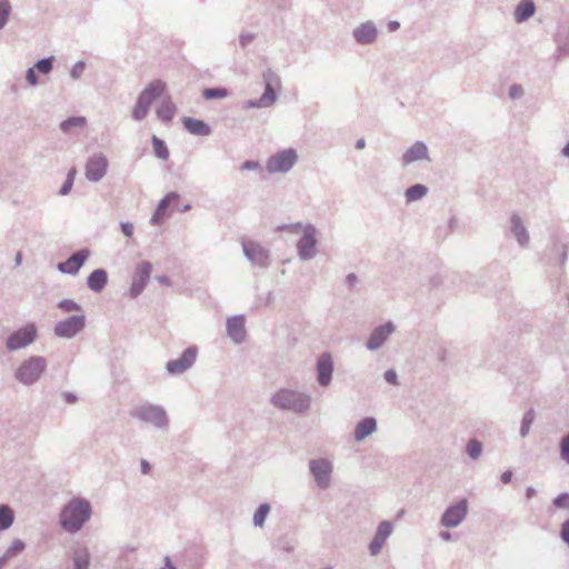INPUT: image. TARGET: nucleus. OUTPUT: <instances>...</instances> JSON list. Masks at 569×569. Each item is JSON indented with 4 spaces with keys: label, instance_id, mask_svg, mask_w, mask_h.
<instances>
[{
    "label": "nucleus",
    "instance_id": "nucleus-23",
    "mask_svg": "<svg viewBox=\"0 0 569 569\" xmlns=\"http://www.w3.org/2000/svg\"><path fill=\"white\" fill-rule=\"evenodd\" d=\"M510 230L516 237L517 242L520 244V247L527 248L529 243V232L518 213H513L510 217Z\"/></svg>",
    "mask_w": 569,
    "mask_h": 569
},
{
    "label": "nucleus",
    "instance_id": "nucleus-2",
    "mask_svg": "<svg viewBox=\"0 0 569 569\" xmlns=\"http://www.w3.org/2000/svg\"><path fill=\"white\" fill-rule=\"evenodd\" d=\"M129 415L157 430L167 431L169 428V417L162 406L150 402L139 403L130 410Z\"/></svg>",
    "mask_w": 569,
    "mask_h": 569
},
{
    "label": "nucleus",
    "instance_id": "nucleus-3",
    "mask_svg": "<svg viewBox=\"0 0 569 569\" xmlns=\"http://www.w3.org/2000/svg\"><path fill=\"white\" fill-rule=\"evenodd\" d=\"M48 367L47 359L41 356H31L24 359L16 369V380L26 387L36 385Z\"/></svg>",
    "mask_w": 569,
    "mask_h": 569
},
{
    "label": "nucleus",
    "instance_id": "nucleus-55",
    "mask_svg": "<svg viewBox=\"0 0 569 569\" xmlns=\"http://www.w3.org/2000/svg\"><path fill=\"white\" fill-rule=\"evenodd\" d=\"M562 54H569V39L566 40L562 44L558 46V53H556V59H561Z\"/></svg>",
    "mask_w": 569,
    "mask_h": 569
},
{
    "label": "nucleus",
    "instance_id": "nucleus-16",
    "mask_svg": "<svg viewBox=\"0 0 569 569\" xmlns=\"http://www.w3.org/2000/svg\"><path fill=\"white\" fill-rule=\"evenodd\" d=\"M152 271V264L149 261L140 262L134 271L133 281L129 289L131 298H137L143 291L147 282L149 281Z\"/></svg>",
    "mask_w": 569,
    "mask_h": 569
},
{
    "label": "nucleus",
    "instance_id": "nucleus-60",
    "mask_svg": "<svg viewBox=\"0 0 569 569\" xmlns=\"http://www.w3.org/2000/svg\"><path fill=\"white\" fill-rule=\"evenodd\" d=\"M400 28V22L398 20H390L388 22V31L393 32Z\"/></svg>",
    "mask_w": 569,
    "mask_h": 569
},
{
    "label": "nucleus",
    "instance_id": "nucleus-7",
    "mask_svg": "<svg viewBox=\"0 0 569 569\" xmlns=\"http://www.w3.org/2000/svg\"><path fill=\"white\" fill-rule=\"evenodd\" d=\"M264 92L254 101L251 100V108H270L278 99V90L281 87L280 77L267 69L262 76Z\"/></svg>",
    "mask_w": 569,
    "mask_h": 569
},
{
    "label": "nucleus",
    "instance_id": "nucleus-53",
    "mask_svg": "<svg viewBox=\"0 0 569 569\" xmlns=\"http://www.w3.org/2000/svg\"><path fill=\"white\" fill-rule=\"evenodd\" d=\"M26 80L32 87H36L39 83L34 67H31L27 70Z\"/></svg>",
    "mask_w": 569,
    "mask_h": 569
},
{
    "label": "nucleus",
    "instance_id": "nucleus-6",
    "mask_svg": "<svg viewBox=\"0 0 569 569\" xmlns=\"http://www.w3.org/2000/svg\"><path fill=\"white\" fill-rule=\"evenodd\" d=\"M298 160L299 154L296 149H282L269 156L266 170L269 174H286L292 170Z\"/></svg>",
    "mask_w": 569,
    "mask_h": 569
},
{
    "label": "nucleus",
    "instance_id": "nucleus-17",
    "mask_svg": "<svg viewBox=\"0 0 569 569\" xmlns=\"http://www.w3.org/2000/svg\"><path fill=\"white\" fill-rule=\"evenodd\" d=\"M90 257V250L87 248L80 249L72 253L66 261L59 262L57 269L61 273L77 274L84 262Z\"/></svg>",
    "mask_w": 569,
    "mask_h": 569
},
{
    "label": "nucleus",
    "instance_id": "nucleus-5",
    "mask_svg": "<svg viewBox=\"0 0 569 569\" xmlns=\"http://www.w3.org/2000/svg\"><path fill=\"white\" fill-rule=\"evenodd\" d=\"M166 90V83L161 80L151 81L138 96L132 110V118L136 121L143 120L150 110L151 104L162 96Z\"/></svg>",
    "mask_w": 569,
    "mask_h": 569
},
{
    "label": "nucleus",
    "instance_id": "nucleus-50",
    "mask_svg": "<svg viewBox=\"0 0 569 569\" xmlns=\"http://www.w3.org/2000/svg\"><path fill=\"white\" fill-rule=\"evenodd\" d=\"M522 94H523V89H522L521 84L513 83L510 86L509 97L511 100H519V99H521Z\"/></svg>",
    "mask_w": 569,
    "mask_h": 569
},
{
    "label": "nucleus",
    "instance_id": "nucleus-28",
    "mask_svg": "<svg viewBox=\"0 0 569 569\" xmlns=\"http://www.w3.org/2000/svg\"><path fill=\"white\" fill-rule=\"evenodd\" d=\"M108 282V273L104 269H96L93 270L88 279V287L94 292H101Z\"/></svg>",
    "mask_w": 569,
    "mask_h": 569
},
{
    "label": "nucleus",
    "instance_id": "nucleus-33",
    "mask_svg": "<svg viewBox=\"0 0 569 569\" xmlns=\"http://www.w3.org/2000/svg\"><path fill=\"white\" fill-rule=\"evenodd\" d=\"M428 193V188L425 184H413L406 190V199L408 202H413L422 199Z\"/></svg>",
    "mask_w": 569,
    "mask_h": 569
},
{
    "label": "nucleus",
    "instance_id": "nucleus-58",
    "mask_svg": "<svg viewBox=\"0 0 569 569\" xmlns=\"http://www.w3.org/2000/svg\"><path fill=\"white\" fill-rule=\"evenodd\" d=\"M62 398L64 399L66 402H68L70 405L76 403L78 400V397L72 392H63Z\"/></svg>",
    "mask_w": 569,
    "mask_h": 569
},
{
    "label": "nucleus",
    "instance_id": "nucleus-39",
    "mask_svg": "<svg viewBox=\"0 0 569 569\" xmlns=\"http://www.w3.org/2000/svg\"><path fill=\"white\" fill-rule=\"evenodd\" d=\"M86 124V118L83 117H70L60 123V129L64 133H68L73 127H83Z\"/></svg>",
    "mask_w": 569,
    "mask_h": 569
},
{
    "label": "nucleus",
    "instance_id": "nucleus-49",
    "mask_svg": "<svg viewBox=\"0 0 569 569\" xmlns=\"http://www.w3.org/2000/svg\"><path fill=\"white\" fill-rule=\"evenodd\" d=\"M277 547L286 553H290L295 550V545L286 537H281L280 540L277 541Z\"/></svg>",
    "mask_w": 569,
    "mask_h": 569
},
{
    "label": "nucleus",
    "instance_id": "nucleus-64",
    "mask_svg": "<svg viewBox=\"0 0 569 569\" xmlns=\"http://www.w3.org/2000/svg\"><path fill=\"white\" fill-rule=\"evenodd\" d=\"M561 154L566 158H569V141L561 149Z\"/></svg>",
    "mask_w": 569,
    "mask_h": 569
},
{
    "label": "nucleus",
    "instance_id": "nucleus-27",
    "mask_svg": "<svg viewBox=\"0 0 569 569\" xmlns=\"http://www.w3.org/2000/svg\"><path fill=\"white\" fill-rule=\"evenodd\" d=\"M178 199L179 194L177 192H170L163 199H161L156 209V212L150 219V222L152 224H161L163 222L167 208L172 201H177Z\"/></svg>",
    "mask_w": 569,
    "mask_h": 569
},
{
    "label": "nucleus",
    "instance_id": "nucleus-8",
    "mask_svg": "<svg viewBox=\"0 0 569 569\" xmlns=\"http://www.w3.org/2000/svg\"><path fill=\"white\" fill-rule=\"evenodd\" d=\"M308 469L318 488L325 490L330 487L333 473L331 460L323 457L310 459L308 461Z\"/></svg>",
    "mask_w": 569,
    "mask_h": 569
},
{
    "label": "nucleus",
    "instance_id": "nucleus-22",
    "mask_svg": "<svg viewBox=\"0 0 569 569\" xmlns=\"http://www.w3.org/2000/svg\"><path fill=\"white\" fill-rule=\"evenodd\" d=\"M427 160L430 161L428 147L422 141H416L401 157L402 166H409L415 161Z\"/></svg>",
    "mask_w": 569,
    "mask_h": 569
},
{
    "label": "nucleus",
    "instance_id": "nucleus-62",
    "mask_svg": "<svg viewBox=\"0 0 569 569\" xmlns=\"http://www.w3.org/2000/svg\"><path fill=\"white\" fill-rule=\"evenodd\" d=\"M430 283L433 288L440 287L442 284L441 277L439 274L431 277Z\"/></svg>",
    "mask_w": 569,
    "mask_h": 569
},
{
    "label": "nucleus",
    "instance_id": "nucleus-9",
    "mask_svg": "<svg viewBox=\"0 0 569 569\" xmlns=\"http://www.w3.org/2000/svg\"><path fill=\"white\" fill-rule=\"evenodd\" d=\"M318 230L312 223H306L305 230L296 243L300 260L309 261L317 256Z\"/></svg>",
    "mask_w": 569,
    "mask_h": 569
},
{
    "label": "nucleus",
    "instance_id": "nucleus-21",
    "mask_svg": "<svg viewBox=\"0 0 569 569\" xmlns=\"http://www.w3.org/2000/svg\"><path fill=\"white\" fill-rule=\"evenodd\" d=\"M393 526L390 521H381L376 528V535L372 537V541L369 543V552L371 556H377L386 543V540L392 533Z\"/></svg>",
    "mask_w": 569,
    "mask_h": 569
},
{
    "label": "nucleus",
    "instance_id": "nucleus-31",
    "mask_svg": "<svg viewBox=\"0 0 569 569\" xmlns=\"http://www.w3.org/2000/svg\"><path fill=\"white\" fill-rule=\"evenodd\" d=\"M73 569H89L90 566V553L87 548H81L74 551L73 557Z\"/></svg>",
    "mask_w": 569,
    "mask_h": 569
},
{
    "label": "nucleus",
    "instance_id": "nucleus-30",
    "mask_svg": "<svg viewBox=\"0 0 569 569\" xmlns=\"http://www.w3.org/2000/svg\"><path fill=\"white\" fill-rule=\"evenodd\" d=\"M177 111L176 104L170 99H164L161 101L160 106L157 109V117L164 121L170 122Z\"/></svg>",
    "mask_w": 569,
    "mask_h": 569
},
{
    "label": "nucleus",
    "instance_id": "nucleus-4",
    "mask_svg": "<svg viewBox=\"0 0 569 569\" xmlns=\"http://www.w3.org/2000/svg\"><path fill=\"white\" fill-rule=\"evenodd\" d=\"M310 397L301 391H292V389H280L271 398L274 407L289 410L295 413H306L310 408Z\"/></svg>",
    "mask_w": 569,
    "mask_h": 569
},
{
    "label": "nucleus",
    "instance_id": "nucleus-1",
    "mask_svg": "<svg viewBox=\"0 0 569 569\" xmlns=\"http://www.w3.org/2000/svg\"><path fill=\"white\" fill-rule=\"evenodd\" d=\"M91 515V503L84 498L76 497L70 499L61 509L59 523L64 531L76 533L90 520Z\"/></svg>",
    "mask_w": 569,
    "mask_h": 569
},
{
    "label": "nucleus",
    "instance_id": "nucleus-11",
    "mask_svg": "<svg viewBox=\"0 0 569 569\" xmlns=\"http://www.w3.org/2000/svg\"><path fill=\"white\" fill-rule=\"evenodd\" d=\"M86 327L84 315H73L59 321L53 328V332L59 338L71 339L76 337Z\"/></svg>",
    "mask_w": 569,
    "mask_h": 569
},
{
    "label": "nucleus",
    "instance_id": "nucleus-36",
    "mask_svg": "<svg viewBox=\"0 0 569 569\" xmlns=\"http://www.w3.org/2000/svg\"><path fill=\"white\" fill-rule=\"evenodd\" d=\"M536 417V412L533 409L527 410L520 422V437L526 438L529 435L530 426L533 422Z\"/></svg>",
    "mask_w": 569,
    "mask_h": 569
},
{
    "label": "nucleus",
    "instance_id": "nucleus-44",
    "mask_svg": "<svg viewBox=\"0 0 569 569\" xmlns=\"http://www.w3.org/2000/svg\"><path fill=\"white\" fill-rule=\"evenodd\" d=\"M76 174H77L76 168H71L67 174V178H66L63 184L61 186V188L59 190V193L61 196H67L71 191Z\"/></svg>",
    "mask_w": 569,
    "mask_h": 569
},
{
    "label": "nucleus",
    "instance_id": "nucleus-56",
    "mask_svg": "<svg viewBox=\"0 0 569 569\" xmlns=\"http://www.w3.org/2000/svg\"><path fill=\"white\" fill-rule=\"evenodd\" d=\"M120 227L124 236L131 237L133 234V226L130 222H121Z\"/></svg>",
    "mask_w": 569,
    "mask_h": 569
},
{
    "label": "nucleus",
    "instance_id": "nucleus-51",
    "mask_svg": "<svg viewBox=\"0 0 569 569\" xmlns=\"http://www.w3.org/2000/svg\"><path fill=\"white\" fill-rule=\"evenodd\" d=\"M383 378L388 383H391L393 386L399 385L398 373L395 369H388L383 373Z\"/></svg>",
    "mask_w": 569,
    "mask_h": 569
},
{
    "label": "nucleus",
    "instance_id": "nucleus-34",
    "mask_svg": "<svg viewBox=\"0 0 569 569\" xmlns=\"http://www.w3.org/2000/svg\"><path fill=\"white\" fill-rule=\"evenodd\" d=\"M151 143H152L153 152L157 158L164 160V161L169 159V156H170L169 149L162 139L158 138L157 136H152Z\"/></svg>",
    "mask_w": 569,
    "mask_h": 569
},
{
    "label": "nucleus",
    "instance_id": "nucleus-47",
    "mask_svg": "<svg viewBox=\"0 0 569 569\" xmlns=\"http://www.w3.org/2000/svg\"><path fill=\"white\" fill-rule=\"evenodd\" d=\"M553 505L556 508L569 509V493L561 492L553 498Z\"/></svg>",
    "mask_w": 569,
    "mask_h": 569
},
{
    "label": "nucleus",
    "instance_id": "nucleus-32",
    "mask_svg": "<svg viewBox=\"0 0 569 569\" xmlns=\"http://www.w3.org/2000/svg\"><path fill=\"white\" fill-rule=\"evenodd\" d=\"M13 521V510L8 505H0V531L10 528Z\"/></svg>",
    "mask_w": 569,
    "mask_h": 569
},
{
    "label": "nucleus",
    "instance_id": "nucleus-12",
    "mask_svg": "<svg viewBox=\"0 0 569 569\" xmlns=\"http://www.w3.org/2000/svg\"><path fill=\"white\" fill-rule=\"evenodd\" d=\"M198 348L196 346L188 347L178 359L169 360L166 370L171 376H178L189 370L196 362Z\"/></svg>",
    "mask_w": 569,
    "mask_h": 569
},
{
    "label": "nucleus",
    "instance_id": "nucleus-19",
    "mask_svg": "<svg viewBox=\"0 0 569 569\" xmlns=\"http://www.w3.org/2000/svg\"><path fill=\"white\" fill-rule=\"evenodd\" d=\"M396 327L391 321H388L381 326H378L372 329L370 337L366 343L369 350H378L383 343L388 340V338L395 332Z\"/></svg>",
    "mask_w": 569,
    "mask_h": 569
},
{
    "label": "nucleus",
    "instance_id": "nucleus-40",
    "mask_svg": "<svg viewBox=\"0 0 569 569\" xmlns=\"http://www.w3.org/2000/svg\"><path fill=\"white\" fill-rule=\"evenodd\" d=\"M277 231H286L293 234H299L306 230V223L296 222V223H283L276 227Z\"/></svg>",
    "mask_w": 569,
    "mask_h": 569
},
{
    "label": "nucleus",
    "instance_id": "nucleus-52",
    "mask_svg": "<svg viewBox=\"0 0 569 569\" xmlns=\"http://www.w3.org/2000/svg\"><path fill=\"white\" fill-rule=\"evenodd\" d=\"M568 253H569V247H568V244H566V242H563L562 244H560V252H559V267L561 269L565 268L566 261L568 259Z\"/></svg>",
    "mask_w": 569,
    "mask_h": 569
},
{
    "label": "nucleus",
    "instance_id": "nucleus-41",
    "mask_svg": "<svg viewBox=\"0 0 569 569\" xmlns=\"http://www.w3.org/2000/svg\"><path fill=\"white\" fill-rule=\"evenodd\" d=\"M26 548V545L20 539H14L11 543V546L6 550V552L2 555L3 559L7 561L8 559L14 557L17 553L23 551Z\"/></svg>",
    "mask_w": 569,
    "mask_h": 569
},
{
    "label": "nucleus",
    "instance_id": "nucleus-24",
    "mask_svg": "<svg viewBox=\"0 0 569 569\" xmlns=\"http://www.w3.org/2000/svg\"><path fill=\"white\" fill-rule=\"evenodd\" d=\"M377 430V419L375 417H366L357 422L355 427L353 438L356 441H362Z\"/></svg>",
    "mask_w": 569,
    "mask_h": 569
},
{
    "label": "nucleus",
    "instance_id": "nucleus-59",
    "mask_svg": "<svg viewBox=\"0 0 569 569\" xmlns=\"http://www.w3.org/2000/svg\"><path fill=\"white\" fill-rule=\"evenodd\" d=\"M447 355H448L447 349H446V348H443V347H442V348H440V349L438 350V360H439L440 362H442V363H443V362H446V361H447Z\"/></svg>",
    "mask_w": 569,
    "mask_h": 569
},
{
    "label": "nucleus",
    "instance_id": "nucleus-26",
    "mask_svg": "<svg viewBox=\"0 0 569 569\" xmlns=\"http://www.w3.org/2000/svg\"><path fill=\"white\" fill-rule=\"evenodd\" d=\"M536 12V4L532 0H521L515 9V21L525 23Z\"/></svg>",
    "mask_w": 569,
    "mask_h": 569
},
{
    "label": "nucleus",
    "instance_id": "nucleus-14",
    "mask_svg": "<svg viewBox=\"0 0 569 569\" xmlns=\"http://www.w3.org/2000/svg\"><path fill=\"white\" fill-rule=\"evenodd\" d=\"M107 169V157L96 153L87 160L84 174L90 182H99L106 176Z\"/></svg>",
    "mask_w": 569,
    "mask_h": 569
},
{
    "label": "nucleus",
    "instance_id": "nucleus-20",
    "mask_svg": "<svg viewBox=\"0 0 569 569\" xmlns=\"http://www.w3.org/2000/svg\"><path fill=\"white\" fill-rule=\"evenodd\" d=\"M227 335L236 345H240L246 340V316L239 315L227 319Z\"/></svg>",
    "mask_w": 569,
    "mask_h": 569
},
{
    "label": "nucleus",
    "instance_id": "nucleus-43",
    "mask_svg": "<svg viewBox=\"0 0 569 569\" xmlns=\"http://www.w3.org/2000/svg\"><path fill=\"white\" fill-rule=\"evenodd\" d=\"M33 67L40 73L48 74L53 69V57L42 58Z\"/></svg>",
    "mask_w": 569,
    "mask_h": 569
},
{
    "label": "nucleus",
    "instance_id": "nucleus-57",
    "mask_svg": "<svg viewBox=\"0 0 569 569\" xmlns=\"http://www.w3.org/2000/svg\"><path fill=\"white\" fill-rule=\"evenodd\" d=\"M357 281H358V277L356 273L353 272H350L346 276V284L349 287V288H352L357 284Z\"/></svg>",
    "mask_w": 569,
    "mask_h": 569
},
{
    "label": "nucleus",
    "instance_id": "nucleus-63",
    "mask_svg": "<svg viewBox=\"0 0 569 569\" xmlns=\"http://www.w3.org/2000/svg\"><path fill=\"white\" fill-rule=\"evenodd\" d=\"M150 469H151L150 463H149L147 460L142 459V460H141V472H142L143 475H147V473H149V472H150Z\"/></svg>",
    "mask_w": 569,
    "mask_h": 569
},
{
    "label": "nucleus",
    "instance_id": "nucleus-54",
    "mask_svg": "<svg viewBox=\"0 0 569 569\" xmlns=\"http://www.w3.org/2000/svg\"><path fill=\"white\" fill-rule=\"evenodd\" d=\"M560 536L562 541L569 546V519L561 525Z\"/></svg>",
    "mask_w": 569,
    "mask_h": 569
},
{
    "label": "nucleus",
    "instance_id": "nucleus-29",
    "mask_svg": "<svg viewBox=\"0 0 569 569\" xmlns=\"http://www.w3.org/2000/svg\"><path fill=\"white\" fill-rule=\"evenodd\" d=\"M251 263L261 268L270 264V251L256 242H251Z\"/></svg>",
    "mask_w": 569,
    "mask_h": 569
},
{
    "label": "nucleus",
    "instance_id": "nucleus-10",
    "mask_svg": "<svg viewBox=\"0 0 569 569\" xmlns=\"http://www.w3.org/2000/svg\"><path fill=\"white\" fill-rule=\"evenodd\" d=\"M38 331L34 323H28L24 327L13 331L6 341L9 351H17L30 346L37 338Z\"/></svg>",
    "mask_w": 569,
    "mask_h": 569
},
{
    "label": "nucleus",
    "instance_id": "nucleus-35",
    "mask_svg": "<svg viewBox=\"0 0 569 569\" xmlns=\"http://www.w3.org/2000/svg\"><path fill=\"white\" fill-rule=\"evenodd\" d=\"M270 515V506L268 502H263L253 513L252 521L256 527L262 528L266 523L268 516Z\"/></svg>",
    "mask_w": 569,
    "mask_h": 569
},
{
    "label": "nucleus",
    "instance_id": "nucleus-13",
    "mask_svg": "<svg viewBox=\"0 0 569 569\" xmlns=\"http://www.w3.org/2000/svg\"><path fill=\"white\" fill-rule=\"evenodd\" d=\"M468 513V500L462 498L447 508L441 517V525L447 528L458 527Z\"/></svg>",
    "mask_w": 569,
    "mask_h": 569
},
{
    "label": "nucleus",
    "instance_id": "nucleus-37",
    "mask_svg": "<svg viewBox=\"0 0 569 569\" xmlns=\"http://www.w3.org/2000/svg\"><path fill=\"white\" fill-rule=\"evenodd\" d=\"M202 96L207 100L223 99V98H227L229 96V91H228V89L222 88V87L206 88L202 91Z\"/></svg>",
    "mask_w": 569,
    "mask_h": 569
},
{
    "label": "nucleus",
    "instance_id": "nucleus-42",
    "mask_svg": "<svg viewBox=\"0 0 569 569\" xmlns=\"http://www.w3.org/2000/svg\"><path fill=\"white\" fill-rule=\"evenodd\" d=\"M558 448L560 459L569 466V432L560 439Z\"/></svg>",
    "mask_w": 569,
    "mask_h": 569
},
{
    "label": "nucleus",
    "instance_id": "nucleus-25",
    "mask_svg": "<svg viewBox=\"0 0 569 569\" xmlns=\"http://www.w3.org/2000/svg\"><path fill=\"white\" fill-rule=\"evenodd\" d=\"M182 124L187 131L194 136H209L211 133V128L208 123L202 120L194 119L191 117H184L182 119Z\"/></svg>",
    "mask_w": 569,
    "mask_h": 569
},
{
    "label": "nucleus",
    "instance_id": "nucleus-48",
    "mask_svg": "<svg viewBox=\"0 0 569 569\" xmlns=\"http://www.w3.org/2000/svg\"><path fill=\"white\" fill-rule=\"evenodd\" d=\"M86 69V63L83 61H78L73 64L72 69L70 70V77L73 80H78L81 78L83 71Z\"/></svg>",
    "mask_w": 569,
    "mask_h": 569
},
{
    "label": "nucleus",
    "instance_id": "nucleus-18",
    "mask_svg": "<svg viewBox=\"0 0 569 569\" xmlns=\"http://www.w3.org/2000/svg\"><path fill=\"white\" fill-rule=\"evenodd\" d=\"M379 37V30L372 20L361 22L352 30V38L360 46H368L376 42Z\"/></svg>",
    "mask_w": 569,
    "mask_h": 569
},
{
    "label": "nucleus",
    "instance_id": "nucleus-46",
    "mask_svg": "<svg viewBox=\"0 0 569 569\" xmlns=\"http://www.w3.org/2000/svg\"><path fill=\"white\" fill-rule=\"evenodd\" d=\"M58 308L64 312L81 311V306L72 299H63L58 302Z\"/></svg>",
    "mask_w": 569,
    "mask_h": 569
},
{
    "label": "nucleus",
    "instance_id": "nucleus-45",
    "mask_svg": "<svg viewBox=\"0 0 569 569\" xmlns=\"http://www.w3.org/2000/svg\"><path fill=\"white\" fill-rule=\"evenodd\" d=\"M11 12V4L8 0H0V30L4 28Z\"/></svg>",
    "mask_w": 569,
    "mask_h": 569
},
{
    "label": "nucleus",
    "instance_id": "nucleus-15",
    "mask_svg": "<svg viewBox=\"0 0 569 569\" xmlns=\"http://www.w3.org/2000/svg\"><path fill=\"white\" fill-rule=\"evenodd\" d=\"M316 370L317 382L322 387L329 386L332 381L335 362L332 356L328 353V351H325L323 353H320L318 356L316 362Z\"/></svg>",
    "mask_w": 569,
    "mask_h": 569
},
{
    "label": "nucleus",
    "instance_id": "nucleus-61",
    "mask_svg": "<svg viewBox=\"0 0 569 569\" xmlns=\"http://www.w3.org/2000/svg\"><path fill=\"white\" fill-rule=\"evenodd\" d=\"M512 471L508 470V471H505L502 475H501V481L503 483H509L511 480H512Z\"/></svg>",
    "mask_w": 569,
    "mask_h": 569
},
{
    "label": "nucleus",
    "instance_id": "nucleus-38",
    "mask_svg": "<svg viewBox=\"0 0 569 569\" xmlns=\"http://www.w3.org/2000/svg\"><path fill=\"white\" fill-rule=\"evenodd\" d=\"M466 451L471 459H478L483 451V445L477 439H471L467 442Z\"/></svg>",
    "mask_w": 569,
    "mask_h": 569
}]
</instances>
